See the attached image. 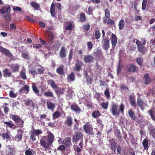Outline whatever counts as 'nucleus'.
<instances>
[{
	"label": "nucleus",
	"mask_w": 155,
	"mask_h": 155,
	"mask_svg": "<svg viewBox=\"0 0 155 155\" xmlns=\"http://www.w3.org/2000/svg\"><path fill=\"white\" fill-rule=\"evenodd\" d=\"M119 107L120 108L118 109V106L117 104H112L110 111L113 115L118 116L120 113L124 114V105L122 103L120 105Z\"/></svg>",
	"instance_id": "nucleus-1"
},
{
	"label": "nucleus",
	"mask_w": 155,
	"mask_h": 155,
	"mask_svg": "<svg viewBox=\"0 0 155 155\" xmlns=\"http://www.w3.org/2000/svg\"><path fill=\"white\" fill-rule=\"evenodd\" d=\"M11 8L9 5L3 6L1 9H0V13H2L4 14L3 16L4 18L9 21L11 20V18L9 15L11 12Z\"/></svg>",
	"instance_id": "nucleus-2"
},
{
	"label": "nucleus",
	"mask_w": 155,
	"mask_h": 155,
	"mask_svg": "<svg viewBox=\"0 0 155 155\" xmlns=\"http://www.w3.org/2000/svg\"><path fill=\"white\" fill-rule=\"evenodd\" d=\"M10 117L15 123H18L17 125L18 127L21 128L23 127L24 122L18 115L11 114L10 115Z\"/></svg>",
	"instance_id": "nucleus-3"
},
{
	"label": "nucleus",
	"mask_w": 155,
	"mask_h": 155,
	"mask_svg": "<svg viewBox=\"0 0 155 155\" xmlns=\"http://www.w3.org/2000/svg\"><path fill=\"white\" fill-rule=\"evenodd\" d=\"M45 137L44 136L40 139V143L43 150L47 151L51 149V145L46 141V139H45Z\"/></svg>",
	"instance_id": "nucleus-4"
},
{
	"label": "nucleus",
	"mask_w": 155,
	"mask_h": 155,
	"mask_svg": "<svg viewBox=\"0 0 155 155\" xmlns=\"http://www.w3.org/2000/svg\"><path fill=\"white\" fill-rule=\"evenodd\" d=\"M83 128L84 131L87 134L90 135H94V133L93 132L92 125L90 124L88 122H86L83 125Z\"/></svg>",
	"instance_id": "nucleus-5"
},
{
	"label": "nucleus",
	"mask_w": 155,
	"mask_h": 155,
	"mask_svg": "<svg viewBox=\"0 0 155 155\" xmlns=\"http://www.w3.org/2000/svg\"><path fill=\"white\" fill-rule=\"evenodd\" d=\"M83 135L82 133L80 131H78L75 133L74 135L72 140L73 142H76L81 138L83 139Z\"/></svg>",
	"instance_id": "nucleus-6"
},
{
	"label": "nucleus",
	"mask_w": 155,
	"mask_h": 155,
	"mask_svg": "<svg viewBox=\"0 0 155 155\" xmlns=\"http://www.w3.org/2000/svg\"><path fill=\"white\" fill-rule=\"evenodd\" d=\"M70 109L75 114H79L81 111V110L79 106L76 103H73L70 105Z\"/></svg>",
	"instance_id": "nucleus-7"
},
{
	"label": "nucleus",
	"mask_w": 155,
	"mask_h": 155,
	"mask_svg": "<svg viewBox=\"0 0 155 155\" xmlns=\"http://www.w3.org/2000/svg\"><path fill=\"white\" fill-rule=\"evenodd\" d=\"M42 133V131L40 130H34L31 132L30 138L33 141H35L36 140L35 137L37 135H39V134H41Z\"/></svg>",
	"instance_id": "nucleus-8"
},
{
	"label": "nucleus",
	"mask_w": 155,
	"mask_h": 155,
	"mask_svg": "<svg viewBox=\"0 0 155 155\" xmlns=\"http://www.w3.org/2000/svg\"><path fill=\"white\" fill-rule=\"evenodd\" d=\"M47 32L49 33L46 37V41L49 44L52 45L54 42V35L51 31H48Z\"/></svg>",
	"instance_id": "nucleus-9"
},
{
	"label": "nucleus",
	"mask_w": 155,
	"mask_h": 155,
	"mask_svg": "<svg viewBox=\"0 0 155 155\" xmlns=\"http://www.w3.org/2000/svg\"><path fill=\"white\" fill-rule=\"evenodd\" d=\"M25 105L31 108L32 110H33L35 106V104L34 103L32 100L30 99H28L25 101Z\"/></svg>",
	"instance_id": "nucleus-10"
},
{
	"label": "nucleus",
	"mask_w": 155,
	"mask_h": 155,
	"mask_svg": "<svg viewBox=\"0 0 155 155\" xmlns=\"http://www.w3.org/2000/svg\"><path fill=\"white\" fill-rule=\"evenodd\" d=\"M23 131L21 129H18L17 130V134L16 135L14 138V140L15 141L18 142L21 141L22 138Z\"/></svg>",
	"instance_id": "nucleus-11"
},
{
	"label": "nucleus",
	"mask_w": 155,
	"mask_h": 155,
	"mask_svg": "<svg viewBox=\"0 0 155 155\" xmlns=\"http://www.w3.org/2000/svg\"><path fill=\"white\" fill-rule=\"evenodd\" d=\"M46 137V141L51 145L54 141V137L53 134L49 131H48Z\"/></svg>",
	"instance_id": "nucleus-12"
},
{
	"label": "nucleus",
	"mask_w": 155,
	"mask_h": 155,
	"mask_svg": "<svg viewBox=\"0 0 155 155\" xmlns=\"http://www.w3.org/2000/svg\"><path fill=\"white\" fill-rule=\"evenodd\" d=\"M0 51L8 57L12 58L13 56L12 55L8 49L4 48L1 46H0Z\"/></svg>",
	"instance_id": "nucleus-13"
},
{
	"label": "nucleus",
	"mask_w": 155,
	"mask_h": 155,
	"mask_svg": "<svg viewBox=\"0 0 155 155\" xmlns=\"http://www.w3.org/2000/svg\"><path fill=\"white\" fill-rule=\"evenodd\" d=\"M110 42L108 38H103L102 40V46L104 49L107 50L109 47Z\"/></svg>",
	"instance_id": "nucleus-14"
},
{
	"label": "nucleus",
	"mask_w": 155,
	"mask_h": 155,
	"mask_svg": "<svg viewBox=\"0 0 155 155\" xmlns=\"http://www.w3.org/2000/svg\"><path fill=\"white\" fill-rule=\"evenodd\" d=\"M84 64L81 61L78 60L75 64V67L74 70L77 71H79L81 69V67L84 65Z\"/></svg>",
	"instance_id": "nucleus-15"
},
{
	"label": "nucleus",
	"mask_w": 155,
	"mask_h": 155,
	"mask_svg": "<svg viewBox=\"0 0 155 155\" xmlns=\"http://www.w3.org/2000/svg\"><path fill=\"white\" fill-rule=\"evenodd\" d=\"M67 50L64 46L61 47V50L59 52V55L61 59L66 57L67 56Z\"/></svg>",
	"instance_id": "nucleus-16"
},
{
	"label": "nucleus",
	"mask_w": 155,
	"mask_h": 155,
	"mask_svg": "<svg viewBox=\"0 0 155 155\" xmlns=\"http://www.w3.org/2000/svg\"><path fill=\"white\" fill-rule=\"evenodd\" d=\"M146 43V41L144 39H143L142 45H140V46L138 47V51L143 54H145L147 51V48L143 46Z\"/></svg>",
	"instance_id": "nucleus-17"
},
{
	"label": "nucleus",
	"mask_w": 155,
	"mask_h": 155,
	"mask_svg": "<svg viewBox=\"0 0 155 155\" xmlns=\"http://www.w3.org/2000/svg\"><path fill=\"white\" fill-rule=\"evenodd\" d=\"M3 123L6 124L5 127L6 128H9L13 130L15 129L16 128V125L13 123L12 121L10 120L8 121H4Z\"/></svg>",
	"instance_id": "nucleus-18"
},
{
	"label": "nucleus",
	"mask_w": 155,
	"mask_h": 155,
	"mask_svg": "<svg viewBox=\"0 0 155 155\" xmlns=\"http://www.w3.org/2000/svg\"><path fill=\"white\" fill-rule=\"evenodd\" d=\"M30 86L28 85H25L22 88L20 89L19 92L20 94H27L29 91Z\"/></svg>",
	"instance_id": "nucleus-19"
},
{
	"label": "nucleus",
	"mask_w": 155,
	"mask_h": 155,
	"mask_svg": "<svg viewBox=\"0 0 155 155\" xmlns=\"http://www.w3.org/2000/svg\"><path fill=\"white\" fill-rule=\"evenodd\" d=\"M111 44L112 45V48L114 49L115 48L116 44L117 42V39L116 36L113 33L111 34Z\"/></svg>",
	"instance_id": "nucleus-20"
},
{
	"label": "nucleus",
	"mask_w": 155,
	"mask_h": 155,
	"mask_svg": "<svg viewBox=\"0 0 155 155\" xmlns=\"http://www.w3.org/2000/svg\"><path fill=\"white\" fill-rule=\"evenodd\" d=\"M62 143L64 144L66 147L70 146L71 145V138L69 137H67L64 138Z\"/></svg>",
	"instance_id": "nucleus-21"
},
{
	"label": "nucleus",
	"mask_w": 155,
	"mask_h": 155,
	"mask_svg": "<svg viewBox=\"0 0 155 155\" xmlns=\"http://www.w3.org/2000/svg\"><path fill=\"white\" fill-rule=\"evenodd\" d=\"M16 151L13 146H9L8 150L6 152L7 155H15Z\"/></svg>",
	"instance_id": "nucleus-22"
},
{
	"label": "nucleus",
	"mask_w": 155,
	"mask_h": 155,
	"mask_svg": "<svg viewBox=\"0 0 155 155\" xmlns=\"http://www.w3.org/2000/svg\"><path fill=\"white\" fill-rule=\"evenodd\" d=\"M94 59V57L90 55L85 56L84 58V61L86 63H91L93 62Z\"/></svg>",
	"instance_id": "nucleus-23"
},
{
	"label": "nucleus",
	"mask_w": 155,
	"mask_h": 155,
	"mask_svg": "<svg viewBox=\"0 0 155 155\" xmlns=\"http://www.w3.org/2000/svg\"><path fill=\"white\" fill-rule=\"evenodd\" d=\"M143 79L144 84L146 85L149 84L152 81V80L150 78L149 74L147 73L144 74Z\"/></svg>",
	"instance_id": "nucleus-24"
},
{
	"label": "nucleus",
	"mask_w": 155,
	"mask_h": 155,
	"mask_svg": "<svg viewBox=\"0 0 155 155\" xmlns=\"http://www.w3.org/2000/svg\"><path fill=\"white\" fill-rule=\"evenodd\" d=\"M54 91L56 94L58 96H60L64 94V92L65 91V88H61L58 87V88L57 89H55Z\"/></svg>",
	"instance_id": "nucleus-25"
},
{
	"label": "nucleus",
	"mask_w": 155,
	"mask_h": 155,
	"mask_svg": "<svg viewBox=\"0 0 155 155\" xmlns=\"http://www.w3.org/2000/svg\"><path fill=\"white\" fill-rule=\"evenodd\" d=\"M73 118L70 116L66 117V120L65 121V123L69 127H71L73 124Z\"/></svg>",
	"instance_id": "nucleus-26"
},
{
	"label": "nucleus",
	"mask_w": 155,
	"mask_h": 155,
	"mask_svg": "<svg viewBox=\"0 0 155 155\" xmlns=\"http://www.w3.org/2000/svg\"><path fill=\"white\" fill-rule=\"evenodd\" d=\"M64 66L61 65L58 68L56 69L57 73L59 75H63L64 74Z\"/></svg>",
	"instance_id": "nucleus-27"
},
{
	"label": "nucleus",
	"mask_w": 155,
	"mask_h": 155,
	"mask_svg": "<svg viewBox=\"0 0 155 155\" xmlns=\"http://www.w3.org/2000/svg\"><path fill=\"white\" fill-rule=\"evenodd\" d=\"M48 84H50L52 88L54 90L58 88V86L55 83L53 80H49L48 81Z\"/></svg>",
	"instance_id": "nucleus-28"
},
{
	"label": "nucleus",
	"mask_w": 155,
	"mask_h": 155,
	"mask_svg": "<svg viewBox=\"0 0 155 155\" xmlns=\"http://www.w3.org/2000/svg\"><path fill=\"white\" fill-rule=\"evenodd\" d=\"M112 140H110L109 141L111 143V149L115 153L117 145L116 143L114 141H112Z\"/></svg>",
	"instance_id": "nucleus-29"
},
{
	"label": "nucleus",
	"mask_w": 155,
	"mask_h": 155,
	"mask_svg": "<svg viewBox=\"0 0 155 155\" xmlns=\"http://www.w3.org/2000/svg\"><path fill=\"white\" fill-rule=\"evenodd\" d=\"M138 70V68L133 64H131L128 69V71L129 72H134Z\"/></svg>",
	"instance_id": "nucleus-30"
},
{
	"label": "nucleus",
	"mask_w": 155,
	"mask_h": 155,
	"mask_svg": "<svg viewBox=\"0 0 155 155\" xmlns=\"http://www.w3.org/2000/svg\"><path fill=\"white\" fill-rule=\"evenodd\" d=\"M142 145L145 150H147L149 147L148 141L147 139H144L142 142Z\"/></svg>",
	"instance_id": "nucleus-31"
},
{
	"label": "nucleus",
	"mask_w": 155,
	"mask_h": 155,
	"mask_svg": "<svg viewBox=\"0 0 155 155\" xmlns=\"http://www.w3.org/2000/svg\"><path fill=\"white\" fill-rule=\"evenodd\" d=\"M101 115V114L98 110H95L92 113V116L94 118H97Z\"/></svg>",
	"instance_id": "nucleus-32"
},
{
	"label": "nucleus",
	"mask_w": 155,
	"mask_h": 155,
	"mask_svg": "<svg viewBox=\"0 0 155 155\" xmlns=\"http://www.w3.org/2000/svg\"><path fill=\"white\" fill-rule=\"evenodd\" d=\"M47 105L48 109L49 110H53L55 107L54 104L51 101H48L47 103Z\"/></svg>",
	"instance_id": "nucleus-33"
},
{
	"label": "nucleus",
	"mask_w": 155,
	"mask_h": 155,
	"mask_svg": "<svg viewBox=\"0 0 155 155\" xmlns=\"http://www.w3.org/2000/svg\"><path fill=\"white\" fill-rule=\"evenodd\" d=\"M128 114L131 120H136V116L135 115L134 112L132 110L130 109L128 111Z\"/></svg>",
	"instance_id": "nucleus-34"
},
{
	"label": "nucleus",
	"mask_w": 155,
	"mask_h": 155,
	"mask_svg": "<svg viewBox=\"0 0 155 155\" xmlns=\"http://www.w3.org/2000/svg\"><path fill=\"white\" fill-rule=\"evenodd\" d=\"M61 115V113L58 111H56L52 114V118L53 120L57 119Z\"/></svg>",
	"instance_id": "nucleus-35"
},
{
	"label": "nucleus",
	"mask_w": 155,
	"mask_h": 155,
	"mask_svg": "<svg viewBox=\"0 0 155 155\" xmlns=\"http://www.w3.org/2000/svg\"><path fill=\"white\" fill-rule=\"evenodd\" d=\"M20 66L17 64H13L11 66V68L13 70V72H16L18 71Z\"/></svg>",
	"instance_id": "nucleus-36"
},
{
	"label": "nucleus",
	"mask_w": 155,
	"mask_h": 155,
	"mask_svg": "<svg viewBox=\"0 0 155 155\" xmlns=\"http://www.w3.org/2000/svg\"><path fill=\"white\" fill-rule=\"evenodd\" d=\"M31 5L34 8L35 10H38L40 8L39 4L35 2H32L31 3Z\"/></svg>",
	"instance_id": "nucleus-37"
},
{
	"label": "nucleus",
	"mask_w": 155,
	"mask_h": 155,
	"mask_svg": "<svg viewBox=\"0 0 155 155\" xmlns=\"http://www.w3.org/2000/svg\"><path fill=\"white\" fill-rule=\"evenodd\" d=\"M125 26L124 21L123 19L120 20L118 23V27L120 30H123Z\"/></svg>",
	"instance_id": "nucleus-38"
},
{
	"label": "nucleus",
	"mask_w": 155,
	"mask_h": 155,
	"mask_svg": "<svg viewBox=\"0 0 155 155\" xmlns=\"http://www.w3.org/2000/svg\"><path fill=\"white\" fill-rule=\"evenodd\" d=\"M3 75L5 77H10L11 76L12 74L11 72L8 71V70L6 68L3 70Z\"/></svg>",
	"instance_id": "nucleus-39"
},
{
	"label": "nucleus",
	"mask_w": 155,
	"mask_h": 155,
	"mask_svg": "<svg viewBox=\"0 0 155 155\" xmlns=\"http://www.w3.org/2000/svg\"><path fill=\"white\" fill-rule=\"evenodd\" d=\"M115 136L119 140L122 139L121 134L120 133V130L119 129H117L115 132Z\"/></svg>",
	"instance_id": "nucleus-40"
},
{
	"label": "nucleus",
	"mask_w": 155,
	"mask_h": 155,
	"mask_svg": "<svg viewBox=\"0 0 155 155\" xmlns=\"http://www.w3.org/2000/svg\"><path fill=\"white\" fill-rule=\"evenodd\" d=\"M86 20V17L85 14L82 12L80 15V21L81 23L85 22Z\"/></svg>",
	"instance_id": "nucleus-41"
},
{
	"label": "nucleus",
	"mask_w": 155,
	"mask_h": 155,
	"mask_svg": "<svg viewBox=\"0 0 155 155\" xmlns=\"http://www.w3.org/2000/svg\"><path fill=\"white\" fill-rule=\"evenodd\" d=\"M29 73L31 74L34 77L38 74V72L35 70V68H30L29 70Z\"/></svg>",
	"instance_id": "nucleus-42"
},
{
	"label": "nucleus",
	"mask_w": 155,
	"mask_h": 155,
	"mask_svg": "<svg viewBox=\"0 0 155 155\" xmlns=\"http://www.w3.org/2000/svg\"><path fill=\"white\" fill-rule=\"evenodd\" d=\"M96 121L100 127L102 129L103 128L104 125L102 120L101 118H98L97 119Z\"/></svg>",
	"instance_id": "nucleus-43"
},
{
	"label": "nucleus",
	"mask_w": 155,
	"mask_h": 155,
	"mask_svg": "<svg viewBox=\"0 0 155 155\" xmlns=\"http://www.w3.org/2000/svg\"><path fill=\"white\" fill-rule=\"evenodd\" d=\"M102 54V52L101 50L97 49L95 52H94V54L96 57H101Z\"/></svg>",
	"instance_id": "nucleus-44"
},
{
	"label": "nucleus",
	"mask_w": 155,
	"mask_h": 155,
	"mask_svg": "<svg viewBox=\"0 0 155 155\" xmlns=\"http://www.w3.org/2000/svg\"><path fill=\"white\" fill-rule=\"evenodd\" d=\"M32 88L33 91L35 94L38 95L39 93V90L38 89L37 86L34 83H32Z\"/></svg>",
	"instance_id": "nucleus-45"
},
{
	"label": "nucleus",
	"mask_w": 155,
	"mask_h": 155,
	"mask_svg": "<svg viewBox=\"0 0 155 155\" xmlns=\"http://www.w3.org/2000/svg\"><path fill=\"white\" fill-rule=\"evenodd\" d=\"M137 104L140 107L142 108V107L143 106L144 103L143 101L140 98H138L137 100Z\"/></svg>",
	"instance_id": "nucleus-46"
},
{
	"label": "nucleus",
	"mask_w": 155,
	"mask_h": 155,
	"mask_svg": "<svg viewBox=\"0 0 155 155\" xmlns=\"http://www.w3.org/2000/svg\"><path fill=\"white\" fill-rule=\"evenodd\" d=\"M60 43L59 41H56L53 45V50L57 51L58 50L59 48Z\"/></svg>",
	"instance_id": "nucleus-47"
},
{
	"label": "nucleus",
	"mask_w": 155,
	"mask_h": 155,
	"mask_svg": "<svg viewBox=\"0 0 155 155\" xmlns=\"http://www.w3.org/2000/svg\"><path fill=\"white\" fill-rule=\"evenodd\" d=\"M136 61L137 64L140 66L142 64L143 58L141 57H137L136 59Z\"/></svg>",
	"instance_id": "nucleus-48"
},
{
	"label": "nucleus",
	"mask_w": 155,
	"mask_h": 155,
	"mask_svg": "<svg viewBox=\"0 0 155 155\" xmlns=\"http://www.w3.org/2000/svg\"><path fill=\"white\" fill-rule=\"evenodd\" d=\"M39 66L41 68L38 69V73L39 74H43L45 70V69L44 67L41 66L40 65H39Z\"/></svg>",
	"instance_id": "nucleus-49"
},
{
	"label": "nucleus",
	"mask_w": 155,
	"mask_h": 155,
	"mask_svg": "<svg viewBox=\"0 0 155 155\" xmlns=\"http://www.w3.org/2000/svg\"><path fill=\"white\" fill-rule=\"evenodd\" d=\"M20 75L21 78L23 80H26L27 79L26 73L25 71H21L20 73Z\"/></svg>",
	"instance_id": "nucleus-50"
},
{
	"label": "nucleus",
	"mask_w": 155,
	"mask_h": 155,
	"mask_svg": "<svg viewBox=\"0 0 155 155\" xmlns=\"http://www.w3.org/2000/svg\"><path fill=\"white\" fill-rule=\"evenodd\" d=\"M29 53L28 52H23L22 53V57L24 59H28L29 58Z\"/></svg>",
	"instance_id": "nucleus-51"
},
{
	"label": "nucleus",
	"mask_w": 155,
	"mask_h": 155,
	"mask_svg": "<svg viewBox=\"0 0 155 155\" xmlns=\"http://www.w3.org/2000/svg\"><path fill=\"white\" fill-rule=\"evenodd\" d=\"M44 95L45 96L48 97H52L54 96L53 93L52 92L49 91L45 92Z\"/></svg>",
	"instance_id": "nucleus-52"
},
{
	"label": "nucleus",
	"mask_w": 155,
	"mask_h": 155,
	"mask_svg": "<svg viewBox=\"0 0 155 155\" xmlns=\"http://www.w3.org/2000/svg\"><path fill=\"white\" fill-rule=\"evenodd\" d=\"M33 149L29 148L27 149L25 152V155H32V154Z\"/></svg>",
	"instance_id": "nucleus-53"
},
{
	"label": "nucleus",
	"mask_w": 155,
	"mask_h": 155,
	"mask_svg": "<svg viewBox=\"0 0 155 155\" xmlns=\"http://www.w3.org/2000/svg\"><path fill=\"white\" fill-rule=\"evenodd\" d=\"M68 78L71 81H73L75 79V76L74 73L73 72L71 73L70 74L68 75Z\"/></svg>",
	"instance_id": "nucleus-54"
},
{
	"label": "nucleus",
	"mask_w": 155,
	"mask_h": 155,
	"mask_svg": "<svg viewBox=\"0 0 155 155\" xmlns=\"http://www.w3.org/2000/svg\"><path fill=\"white\" fill-rule=\"evenodd\" d=\"M104 94L107 99H109L110 98V94L108 89L107 88L105 90Z\"/></svg>",
	"instance_id": "nucleus-55"
},
{
	"label": "nucleus",
	"mask_w": 155,
	"mask_h": 155,
	"mask_svg": "<svg viewBox=\"0 0 155 155\" xmlns=\"http://www.w3.org/2000/svg\"><path fill=\"white\" fill-rule=\"evenodd\" d=\"M101 106L102 108L106 110L108 106V102H107V103L102 102L101 104Z\"/></svg>",
	"instance_id": "nucleus-56"
},
{
	"label": "nucleus",
	"mask_w": 155,
	"mask_h": 155,
	"mask_svg": "<svg viewBox=\"0 0 155 155\" xmlns=\"http://www.w3.org/2000/svg\"><path fill=\"white\" fill-rule=\"evenodd\" d=\"M86 81L87 85L91 84L92 82V79L90 76L86 78Z\"/></svg>",
	"instance_id": "nucleus-57"
},
{
	"label": "nucleus",
	"mask_w": 155,
	"mask_h": 155,
	"mask_svg": "<svg viewBox=\"0 0 155 155\" xmlns=\"http://www.w3.org/2000/svg\"><path fill=\"white\" fill-rule=\"evenodd\" d=\"M148 112L152 119L154 121H155V115L154 114L153 111L152 110H150Z\"/></svg>",
	"instance_id": "nucleus-58"
},
{
	"label": "nucleus",
	"mask_w": 155,
	"mask_h": 155,
	"mask_svg": "<svg viewBox=\"0 0 155 155\" xmlns=\"http://www.w3.org/2000/svg\"><path fill=\"white\" fill-rule=\"evenodd\" d=\"M147 4V0H143L142 3V8L143 10H144L146 9Z\"/></svg>",
	"instance_id": "nucleus-59"
},
{
	"label": "nucleus",
	"mask_w": 155,
	"mask_h": 155,
	"mask_svg": "<svg viewBox=\"0 0 155 155\" xmlns=\"http://www.w3.org/2000/svg\"><path fill=\"white\" fill-rule=\"evenodd\" d=\"M101 33L100 31L98 30L96 31L95 32V38L96 39H98L100 38L101 36Z\"/></svg>",
	"instance_id": "nucleus-60"
},
{
	"label": "nucleus",
	"mask_w": 155,
	"mask_h": 155,
	"mask_svg": "<svg viewBox=\"0 0 155 155\" xmlns=\"http://www.w3.org/2000/svg\"><path fill=\"white\" fill-rule=\"evenodd\" d=\"M105 15L106 17L107 18H109L110 16V13L109 9L107 8H106L105 10Z\"/></svg>",
	"instance_id": "nucleus-61"
},
{
	"label": "nucleus",
	"mask_w": 155,
	"mask_h": 155,
	"mask_svg": "<svg viewBox=\"0 0 155 155\" xmlns=\"http://www.w3.org/2000/svg\"><path fill=\"white\" fill-rule=\"evenodd\" d=\"M130 103L131 105L134 107V109L136 107V104L135 102V99L133 100H130Z\"/></svg>",
	"instance_id": "nucleus-62"
},
{
	"label": "nucleus",
	"mask_w": 155,
	"mask_h": 155,
	"mask_svg": "<svg viewBox=\"0 0 155 155\" xmlns=\"http://www.w3.org/2000/svg\"><path fill=\"white\" fill-rule=\"evenodd\" d=\"M73 55V52L72 49H71L69 52L68 56V59L69 61H70L71 60Z\"/></svg>",
	"instance_id": "nucleus-63"
},
{
	"label": "nucleus",
	"mask_w": 155,
	"mask_h": 155,
	"mask_svg": "<svg viewBox=\"0 0 155 155\" xmlns=\"http://www.w3.org/2000/svg\"><path fill=\"white\" fill-rule=\"evenodd\" d=\"M9 96L12 98H15L17 96V95L12 91H11L9 92Z\"/></svg>",
	"instance_id": "nucleus-64"
}]
</instances>
